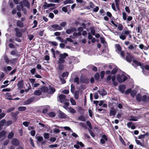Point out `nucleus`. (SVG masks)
Instances as JSON below:
<instances>
[{
	"instance_id": "obj_29",
	"label": "nucleus",
	"mask_w": 149,
	"mask_h": 149,
	"mask_svg": "<svg viewBox=\"0 0 149 149\" xmlns=\"http://www.w3.org/2000/svg\"><path fill=\"white\" fill-rule=\"evenodd\" d=\"M118 69L117 68H113L111 72V75H114L117 72Z\"/></svg>"
},
{
	"instance_id": "obj_6",
	"label": "nucleus",
	"mask_w": 149,
	"mask_h": 149,
	"mask_svg": "<svg viewBox=\"0 0 149 149\" xmlns=\"http://www.w3.org/2000/svg\"><path fill=\"white\" fill-rule=\"evenodd\" d=\"M55 5H56L54 3L48 4L47 2H45L42 7L43 8L45 9L49 7L55 6Z\"/></svg>"
},
{
	"instance_id": "obj_47",
	"label": "nucleus",
	"mask_w": 149,
	"mask_h": 149,
	"mask_svg": "<svg viewBox=\"0 0 149 149\" xmlns=\"http://www.w3.org/2000/svg\"><path fill=\"white\" fill-rule=\"evenodd\" d=\"M44 137L45 139H48L49 137V134L48 133H45L44 134Z\"/></svg>"
},
{
	"instance_id": "obj_8",
	"label": "nucleus",
	"mask_w": 149,
	"mask_h": 149,
	"mask_svg": "<svg viewBox=\"0 0 149 149\" xmlns=\"http://www.w3.org/2000/svg\"><path fill=\"white\" fill-rule=\"evenodd\" d=\"M11 142L13 145L15 146H17L19 144V141L17 139L15 138H13L12 139Z\"/></svg>"
},
{
	"instance_id": "obj_44",
	"label": "nucleus",
	"mask_w": 149,
	"mask_h": 149,
	"mask_svg": "<svg viewBox=\"0 0 149 149\" xmlns=\"http://www.w3.org/2000/svg\"><path fill=\"white\" fill-rule=\"evenodd\" d=\"M48 43L55 46H56L58 45L57 43L55 41L52 42L51 41H49L48 42Z\"/></svg>"
},
{
	"instance_id": "obj_1",
	"label": "nucleus",
	"mask_w": 149,
	"mask_h": 149,
	"mask_svg": "<svg viewBox=\"0 0 149 149\" xmlns=\"http://www.w3.org/2000/svg\"><path fill=\"white\" fill-rule=\"evenodd\" d=\"M68 54L64 53L63 54H59V58L57 61L58 65V69L60 70H62L64 68V65L63 63L65 62V59L68 56Z\"/></svg>"
},
{
	"instance_id": "obj_23",
	"label": "nucleus",
	"mask_w": 149,
	"mask_h": 149,
	"mask_svg": "<svg viewBox=\"0 0 149 149\" xmlns=\"http://www.w3.org/2000/svg\"><path fill=\"white\" fill-rule=\"evenodd\" d=\"M111 79L112 81V83L114 86H116L118 84V83L116 81H115V80L116 79L115 76H113L111 77Z\"/></svg>"
},
{
	"instance_id": "obj_15",
	"label": "nucleus",
	"mask_w": 149,
	"mask_h": 149,
	"mask_svg": "<svg viewBox=\"0 0 149 149\" xmlns=\"http://www.w3.org/2000/svg\"><path fill=\"white\" fill-rule=\"evenodd\" d=\"M49 89H48V93L49 94H53L56 91L54 88L52 87L51 86H49Z\"/></svg>"
},
{
	"instance_id": "obj_51",
	"label": "nucleus",
	"mask_w": 149,
	"mask_h": 149,
	"mask_svg": "<svg viewBox=\"0 0 149 149\" xmlns=\"http://www.w3.org/2000/svg\"><path fill=\"white\" fill-rule=\"evenodd\" d=\"M6 123V120L5 119H3L0 121V125L3 126Z\"/></svg>"
},
{
	"instance_id": "obj_30",
	"label": "nucleus",
	"mask_w": 149,
	"mask_h": 149,
	"mask_svg": "<svg viewBox=\"0 0 149 149\" xmlns=\"http://www.w3.org/2000/svg\"><path fill=\"white\" fill-rule=\"evenodd\" d=\"M19 113L18 111H16L15 112H12L11 113V115L13 117H17V115Z\"/></svg>"
},
{
	"instance_id": "obj_64",
	"label": "nucleus",
	"mask_w": 149,
	"mask_h": 149,
	"mask_svg": "<svg viewBox=\"0 0 149 149\" xmlns=\"http://www.w3.org/2000/svg\"><path fill=\"white\" fill-rule=\"evenodd\" d=\"M143 68L145 69L146 70H148L149 71V65H144L143 64Z\"/></svg>"
},
{
	"instance_id": "obj_60",
	"label": "nucleus",
	"mask_w": 149,
	"mask_h": 149,
	"mask_svg": "<svg viewBox=\"0 0 149 149\" xmlns=\"http://www.w3.org/2000/svg\"><path fill=\"white\" fill-rule=\"evenodd\" d=\"M118 29L119 31L122 30L123 29V26L122 24H119L118 25Z\"/></svg>"
},
{
	"instance_id": "obj_19",
	"label": "nucleus",
	"mask_w": 149,
	"mask_h": 149,
	"mask_svg": "<svg viewBox=\"0 0 149 149\" xmlns=\"http://www.w3.org/2000/svg\"><path fill=\"white\" fill-rule=\"evenodd\" d=\"M16 25L17 26L20 28H22L24 26V24L23 22L19 20H18L17 21Z\"/></svg>"
},
{
	"instance_id": "obj_46",
	"label": "nucleus",
	"mask_w": 149,
	"mask_h": 149,
	"mask_svg": "<svg viewBox=\"0 0 149 149\" xmlns=\"http://www.w3.org/2000/svg\"><path fill=\"white\" fill-rule=\"evenodd\" d=\"M4 60L6 63L8 64L9 63L10 60H9L8 57L6 55H5L4 56Z\"/></svg>"
},
{
	"instance_id": "obj_26",
	"label": "nucleus",
	"mask_w": 149,
	"mask_h": 149,
	"mask_svg": "<svg viewBox=\"0 0 149 149\" xmlns=\"http://www.w3.org/2000/svg\"><path fill=\"white\" fill-rule=\"evenodd\" d=\"M23 2L24 5L25 6L27 7L28 8H30V3L27 0H23Z\"/></svg>"
},
{
	"instance_id": "obj_41",
	"label": "nucleus",
	"mask_w": 149,
	"mask_h": 149,
	"mask_svg": "<svg viewBox=\"0 0 149 149\" xmlns=\"http://www.w3.org/2000/svg\"><path fill=\"white\" fill-rule=\"evenodd\" d=\"M75 88L73 84H71V91L72 93H74Z\"/></svg>"
},
{
	"instance_id": "obj_58",
	"label": "nucleus",
	"mask_w": 149,
	"mask_h": 149,
	"mask_svg": "<svg viewBox=\"0 0 149 149\" xmlns=\"http://www.w3.org/2000/svg\"><path fill=\"white\" fill-rule=\"evenodd\" d=\"M123 14V18L124 20H125L127 19V15L126 13L125 12H123L122 13Z\"/></svg>"
},
{
	"instance_id": "obj_11",
	"label": "nucleus",
	"mask_w": 149,
	"mask_h": 149,
	"mask_svg": "<svg viewBox=\"0 0 149 149\" xmlns=\"http://www.w3.org/2000/svg\"><path fill=\"white\" fill-rule=\"evenodd\" d=\"M76 28L73 27H72L69 29H68L66 31V32L68 34H70L73 32L77 31Z\"/></svg>"
},
{
	"instance_id": "obj_27",
	"label": "nucleus",
	"mask_w": 149,
	"mask_h": 149,
	"mask_svg": "<svg viewBox=\"0 0 149 149\" xmlns=\"http://www.w3.org/2000/svg\"><path fill=\"white\" fill-rule=\"evenodd\" d=\"M10 54L13 56H18V52L16 50L12 51L10 53Z\"/></svg>"
},
{
	"instance_id": "obj_59",
	"label": "nucleus",
	"mask_w": 149,
	"mask_h": 149,
	"mask_svg": "<svg viewBox=\"0 0 149 149\" xmlns=\"http://www.w3.org/2000/svg\"><path fill=\"white\" fill-rule=\"evenodd\" d=\"M69 110L70 112L72 113H75L76 112L75 110L74 109L71 107H70L69 108Z\"/></svg>"
},
{
	"instance_id": "obj_16",
	"label": "nucleus",
	"mask_w": 149,
	"mask_h": 149,
	"mask_svg": "<svg viewBox=\"0 0 149 149\" xmlns=\"http://www.w3.org/2000/svg\"><path fill=\"white\" fill-rule=\"evenodd\" d=\"M58 116L61 118H66V114L61 111H58Z\"/></svg>"
},
{
	"instance_id": "obj_25",
	"label": "nucleus",
	"mask_w": 149,
	"mask_h": 149,
	"mask_svg": "<svg viewBox=\"0 0 149 149\" xmlns=\"http://www.w3.org/2000/svg\"><path fill=\"white\" fill-rule=\"evenodd\" d=\"M42 94V92L40 90H36L33 93L34 95L36 96H39Z\"/></svg>"
},
{
	"instance_id": "obj_37",
	"label": "nucleus",
	"mask_w": 149,
	"mask_h": 149,
	"mask_svg": "<svg viewBox=\"0 0 149 149\" xmlns=\"http://www.w3.org/2000/svg\"><path fill=\"white\" fill-rule=\"evenodd\" d=\"M78 119L80 121L84 122L86 121V119L84 116L83 115H81L79 117Z\"/></svg>"
},
{
	"instance_id": "obj_18",
	"label": "nucleus",
	"mask_w": 149,
	"mask_h": 149,
	"mask_svg": "<svg viewBox=\"0 0 149 149\" xmlns=\"http://www.w3.org/2000/svg\"><path fill=\"white\" fill-rule=\"evenodd\" d=\"M52 28L55 29V30H62V28L59 26L57 24H55L52 25L51 26Z\"/></svg>"
},
{
	"instance_id": "obj_31",
	"label": "nucleus",
	"mask_w": 149,
	"mask_h": 149,
	"mask_svg": "<svg viewBox=\"0 0 149 149\" xmlns=\"http://www.w3.org/2000/svg\"><path fill=\"white\" fill-rule=\"evenodd\" d=\"M74 2L71 0H65L63 2V3L64 5H66L67 4L72 3Z\"/></svg>"
},
{
	"instance_id": "obj_39",
	"label": "nucleus",
	"mask_w": 149,
	"mask_h": 149,
	"mask_svg": "<svg viewBox=\"0 0 149 149\" xmlns=\"http://www.w3.org/2000/svg\"><path fill=\"white\" fill-rule=\"evenodd\" d=\"M142 32V31L141 30V26L140 25H138L137 27V32L138 33H140L141 34Z\"/></svg>"
},
{
	"instance_id": "obj_35",
	"label": "nucleus",
	"mask_w": 149,
	"mask_h": 149,
	"mask_svg": "<svg viewBox=\"0 0 149 149\" xmlns=\"http://www.w3.org/2000/svg\"><path fill=\"white\" fill-rule=\"evenodd\" d=\"M74 82L76 83L77 84L80 83L79 78L78 77H76L74 80Z\"/></svg>"
},
{
	"instance_id": "obj_63",
	"label": "nucleus",
	"mask_w": 149,
	"mask_h": 149,
	"mask_svg": "<svg viewBox=\"0 0 149 149\" xmlns=\"http://www.w3.org/2000/svg\"><path fill=\"white\" fill-rule=\"evenodd\" d=\"M67 25V23L66 22H62L60 24V26L61 27H64L65 26Z\"/></svg>"
},
{
	"instance_id": "obj_21",
	"label": "nucleus",
	"mask_w": 149,
	"mask_h": 149,
	"mask_svg": "<svg viewBox=\"0 0 149 149\" xmlns=\"http://www.w3.org/2000/svg\"><path fill=\"white\" fill-rule=\"evenodd\" d=\"M41 91L44 93H47L48 92V88L45 86H43L41 88Z\"/></svg>"
},
{
	"instance_id": "obj_49",
	"label": "nucleus",
	"mask_w": 149,
	"mask_h": 149,
	"mask_svg": "<svg viewBox=\"0 0 149 149\" xmlns=\"http://www.w3.org/2000/svg\"><path fill=\"white\" fill-rule=\"evenodd\" d=\"M129 120L131 121H136L137 120V118L135 116L131 117V118L129 119Z\"/></svg>"
},
{
	"instance_id": "obj_62",
	"label": "nucleus",
	"mask_w": 149,
	"mask_h": 149,
	"mask_svg": "<svg viewBox=\"0 0 149 149\" xmlns=\"http://www.w3.org/2000/svg\"><path fill=\"white\" fill-rule=\"evenodd\" d=\"M79 124L81 126L85 129H86L87 128L86 125L85 123L81 122Z\"/></svg>"
},
{
	"instance_id": "obj_56",
	"label": "nucleus",
	"mask_w": 149,
	"mask_h": 149,
	"mask_svg": "<svg viewBox=\"0 0 149 149\" xmlns=\"http://www.w3.org/2000/svg\"><path fill=\"white\" fill-rule=\"evenodd\" d=\"M12 121L11 120H8L5 123V125L6 126H8L12 124Z\"/></svg>"
},
{
	"instance_id": "obj_9",
	"label": "nucleus",
	"mask_w": 149,
	"mask_h": 149,
	"mask_svg": "<svg viewBox=\"0 0 149 149\" xmlns=\"http://www.w3.org/2000/svg\"><path fill=\"white\" fill-rule=\"evenodd\" d=\"M108 140L107 136L105 135H102V138L100 140V142L101 143L104 144L105 143V141H107Z\"/></svg>"
},
{
	"instance_id": "obj_4",
	"label": "nucleus",
	"mask_w": 149,
	"mask_h": 149,
	"mask_svg": "<svg viewBox=\"0 0 149 149\" xmlns=\"http://www.w3.org/2000/svg\"><path fill=\"white\" fill-rule=\"evenodd\" d=\"M132 61V64L134 67L140 66L141 67V66H143V64H142L140 62L138 61H137L135 60L134 58Z\"/></svg>"
},
{
	"instance_id": "obj_61",
	"label": "nucleus",
	"mask_w": 149,
	"mask_h": 149,
	"mask_svg": "<svg viewBox=\"0 0 149 149\" xmlns=\"http://www.w3.org/2000/svg\"><path fill=\"white\" fill-rule=\"evenodd\" d=\"M70 102L71 103H72V104L73 105H75L76 104V102L74 100V99H73L72 98H71L70 99Z\"/></svg>"
},
{
	"instance_id": "obj_5",
	"label": "nucleus",
	"mask_w": 149,
	"mask_h": 149,
	"mask_svg": "<svg viewBox=\"0 0 149 149\" xmlns=\"http://www.w3.org/2000/svg\"><path fill=\"white\" fill-rule=\"evenodd\" d=\"M34 97H31L25 100L24 102V105H28L30 104L34 101Z\"/></svg>"
},
{
	"instance_id": "obj_54",
	"label": "nucleus",
	"mask_w": 149,
	"mask_h": 149,
	"mask_svg": "<svg viewBox=\"0 0 149 149\" xmlns=\"http://www.w3.org/2000/svg\"><path fill=\"white\" fill-rule=\"evenodd\" d=\"M86 124L90 129H92V126L90 121H87L86 122Z\"/></svg>"
},
{
	"instance_id": "obj_55",
	"label": "nucleus",
	"mask_w": 149,
	"mask_h": 149,
	"mask_svg": "<svg viewBox=\"0 0 149 149\" xmlns=\"http://www.w3.org/2000/svg\"><path fill=\"white\" fill-rule=\"evenodd\" d=\"M105 72L104 71H101L100 72V76L102 79H103L104 77Z\"/></svg>"
},
{
	"instance_id": "obj_34",
	"label": "nucleus",
	"mask_w": 149,
	"mask_h": 149,
	"mask_svg": "<svg viewBox=\"0 0 149 149\" xmlns=\"http://www.w3.org/2000/svg\"><path fill=\"white\" fill-rule=\"evenodd\" d=\"M26 109V108L25 107L20 106L18 108V109L20 111H25Z\"/></svg>"
},
{
	"instance_id": "obj_20",
	"label": "nucleus",
	"mask_w": 149,
	"mask_h": 149,
	"mask_svg": "<svg viewBox=\"0 0 149 149\" xmlns=\"http://www.w3.org/2000/svg\"><path fill=\"white\" fill-rule=\"evenodd\" d=\"M97 92L100 95L103 96L107 94V93L106 90L104 89H102L101 91H98Z\"/></svg>"
},
{
	"instance_id": "obj_7",
	"label": "nucleus",
	"mask_w": 149,
	"mask_h": 149,
	"mask_svg": "<svg viewBox=\"0 0 149 149\" xmlns=\"http://www.w3.org/2000/svg\"><path fill=\"white\" fill-rule=\"evenodd\" d=\"M15 31L16 32L15 36H16L19 38L22 37V33L21 32L19 31V29L17 28H15Z\"/></svg>"
},
{
	"instance_id": "obj_43",
	"label": "nucleus",
	"mask_w": 149,
	"mask_h": 149,
	"mask_svg": "<svg viewBox=\"0 0 149 149\" xmlns=\"http://www.w3.org/2000/svg\"><path fill=\"white\" fill-rule=\"evenodd\" d=\"M116 49L119 52L122 51V48L119 44H117L116 46Z\"/></svg>"
},
{
	"instance_id": "obj_14",
	"label": "nucleus",
	"mask_w": 149,
	"mask_h": 149,
	"mask_svg": "<svg viewBox=\"0 0 149 149\" xmlns=\"http://www.w3.org/2000/svg\"><path fill=\"white\" fill-rule=\"evenodd\" d=\"M81 82L86 84H88L89 82V80L88 78L81 77L80 79Z\"/></svg>"
},
{
	"instance_id": "obj_33",
	"label": "nucleus",
	"mask_w": 149,
	"mask_h": 149,
	"mask_svg": "<svg viewBox=\"0 0 149 149\" xmlns=\"http://www.w3.org/2000/svg\"><path fill=\"white\" fill-rule=\"evenodd\" d=\"M6 133V131L4 130H2L0 132V138L4 136L5 135Z\"/></svg>"
},
{
	"instance_id": "obj_48",
	"label": "nucleus",
	"mask_w": 149,
	"mask_h": 149,
	"mask_svg": "<svg viewBox=\"0 0 149 149\" xmlns=\"http://www.w3.org/2000/svg\"><path fill=\"white\" fill-rule=\"evenodd\" d=\"M94 77L96 80H98L100 79V75L98 73L95 74Z\"/></svg>"
},
{
	"instance_id": "obj_24",
	"label": "nucleus",
	"mask_w": 149,
	"mask_h": 149,
	"mask_svg": "<svg viewBox=\"0 0 149 149\" xmlns=\"http://www.w3.org/2000/svg\"><path fill=\"white\" fill-rule=\"evenodd\" d=\"M136 99L138 102H140L141 100L142 97L141 95L139 93H138L136 96Z\"/></svg>"
},
{
	"instance_id": "obj_2",
	"label": "nucleus",
	"mask_w": 149,
	"mask_h": 149,
	"mask_svg": "<svg viewBox=\"0 0 149 149\" xmlns=\"http://www.w3.org/2000/svg\"><path fill=\"white\" fill-rule=\"evenodd\" d=\"M127 79V77L124 74L121 75L118 74L117 75V79L118 81L120 83H122L126 81Z\"/></svg>"
},
{
	"instance_id": "obj_40",
	"label": "nucleus",
	"mask_w": 149,
	"mask_h": 149,
	"mask_svg": "<svg viewBox=\"0 0 149 149\" xmlns=\"http://www.w3.org/2000/svg\"><path fill=\"white\" fill-rule=\"evenodd\" d=\"M14 136V133L13 132H11L9 133L8 135V138L9 139H12Z\"/></svg>"
},
{
	"instance_id": "obj_28",
	"label": "nucleus",
	"mask_w": 149,
	"mask_h": 149,
	"mask_svg": "<svg viewBox=\"0 0 149 149\" xmlns=\"http://www.w3.org/2000/svg\"><path fill=\"white\" fill-rule=\"evenodd\" d=\"M91 30V34L93 36H94L95 33V27L92 26L90 28Z\"/></svg>"
},
{
	"instance_id": "obj_50",
	"label": "nucleus",
	"mask_w": 149,
	"mask_h": 149,
	"mask_svg": "<svg viewBox=\"0 0 149 149\" xmlns=\"http://www.w3.org/2000/svg\"><path fill=\"white\" fill-rule=\"evenodd\" d=\"M69 74V73L68 72H63L62 74V77L64 78L65 77L68 76Z\"/></svg>"
},
{
	"instance_id": "obj_17",
	"label": "nucleus",
	"mask_w": 149,
	"mask_h": 149,
	"mask_svg": "<svg viewBox=\"0 0 149 149\" xmlns=\"http://www.w3.org/2000/svg\"><path fill=\"white\" fill-rule=\"evenodd\" d=\"M141 101L144 102H149V96L147 97L146 95H143L142 97Z\"/></svg>"
},
{
	"instance_id": "obj_57",
	"label": "nucleus",
	"mask_w": 149,
	"mask_h": 149,
	"mask_svg": "<svg viewBox=\"0 0 149 149\" xmlns=\"http://www.w3.org/2000/svg\"><path fill=\"white\" fill-rule=\"evenodd\" d=\"M119 139L120 140V141L123 144V145L124 146H126V143H125L124 140H123V139L121 137V136H120V137H119Z\"/></svg>"
},
{
	"instance_id": "obj_32",
	"label": "nucleus",
	"mask_w": 149,
	"mask_h": 149,
	"mask_svg": "<svg viewBox=\"0 0 149 149\" xmlns=\"http://www.w3.org/2000/svg\"><path fill=\"white\" fill-rule=\"evenodd\" d=\"M49 116L51 117H54L56 116V113L55 112H51L47 113Z\"/></svg>"
},
{
	"instance_id": "obj_52",
	"label": "nucleus",
	"mask_w": 149,
	"mask_h": 149,
	"mask_svg": "<svg viewBox=\"0 0 149 149\" xmlns=\"http://www.w3.org/2000/svg\"><path fill=\"white\" fill-rule=\"evenodd\" d=\"M69 105V103L68 102H66L64 103V105L63 106V107L65 109H67L68 108V106Z\"/></svg>"
},
{
	"instance_id": "obj_22",
	"label": "nucleus",
	"mask_w": 149,
	"mask_h": 149,
	"mask_svg": "<svg viewBox=\"0 0 149 149\" xmlns=\"http://www.w3.org/2000/svg\"><path fill=\"white\" fill-rule=\"evenodd\" d=\"M125 87V85L123 84L120 85L119 86L120 91L122 93H123L124 91Z\"/></svg>"
},
{
	"instance_id": "obj_42",
	"label": "nucleus",
	"mask_w": 149,
	"mask_h": 149,
	"mask_svg": "<svg viewBox=\"0 0 149 149\" xmlns=\"http://www.w3.org/2000/svg\"><path fill=\"white\" fill-rule=\"evenodd\" d=\"M17 61V59L16 58H12L11 60H10V64H14Z\"/></svg>"
},
{
	"instance_id": "obj_45",
	"label": "nucleus",
	"mask_w": 149,
	"mask_h": 149,
	"mask_svg": "<svg viewBox=\"0 0 149 149\" xmlns=\"http://www.w3.org/2000/svg\"><path fill=\"white\" fill-rule=\"evenodd\" d=\"M127 23L128 24V26H130L131 28H132L134 26V21H132L130 22V24H129V22H127Z\"/></svg>"
},
{
	"instance_id": "obj_3",
	"label": "nucleus",
	"mask_w": 149,
	"mask_h": 149,
	"mask_svg": "<svg viewBox=\"0 0 149 149\" xmlns=\"http://www.w3.org/2000/svg\"><path fill=\"white\" fill-rule=\"evenodd\" d=\"M134 58V56L130 53L127 52L126 53L125 57L124 59L128 62L130 63Z\"/></svg>"
},
{
	"instance_id": "obj_13",
	"label": "nucleus",
	"mask_w": 149,
	"mask_h": 149,
	"mask_svg": "<svg viewBox=\"0 0 149 149\" xmlns=\"http://www.w3.org/2000/svg\"><path fill=\"white\" fill-rule=\"evenodd\" d=\"M111 110L110 111L109 116H111L115 115L117 113V111L113 107L111 108Z\"/></svg>"
},
{
	"instance_id": "obj_12",
	"label": "nucleus",
	"mask_w": 149,
	"mask_h": 149,
	"mask_svg": "<svg viewBox=\"0 0 149 149\" xmlns=\"http://www.w3.org/2000/svg\"><path fill=\"white\" fill-rule=\"evenodd\" d=\"M24 84L23 83V80H21L19 81L18 82V83L17 84V86L18 87V88L19 89L22 88Z\"/></svg>"
},
{
	"instance_id": "obj_53",
	"label": "nucleus",
	"mask_w": 149,
	"mask_h": 149,
	"mask_svg": "<svg viewBox=\"0 0 149 149\" xmlns=\"http://www.w3.org/2000/svg\"><path fill=\"white\" fill-rule=\"evenodd\" d=\"M37 141L39 142H41L43 140V138L42 136H38L36 137Z\"/></svg>"
},
{
	"instance_id": "obj_38",
	"label": "nucleus",
	"mask_w": 149,
	"mask_h": 149,
	"mask_svg": "<svg viewBox=\"0 0 149 149\" xmlns=\"http://www.w3.org/2000/svg\"><path fill=\"white\" fill-rule=\"evenodd\" d=\"M70 6V5H67L66 6L63 7L62 8V10L65 13H66L68 11V10L67 7H69Z\"/></svg>"
},
{
	"instance_id": "obj_36",
	"label": "nucleus",
	"mask_w": 149,
	"mask_h": 149,
	"mask_svg": "<svg viewBox=\"0 0 149 149\" xmlns=\"http://www.w3.org/2000/svg\"><path fill=\"white\" fill-rule=\"evenodd\" d=\"M75 98L77 100L79 98V92L78 91H76L74 93Z\"/></svg>"
},
{
	"instance_id": "obj_10",
	"label": "nucleus",
	"mask_w": 149,
	"mask_h": 149,
	"mask_svg": "<svg viewBox=\"0 0 149 149\" xmlns=\"http://www.w3.org/2000/svg\"><path fill=\"white\" fill-rule=\"evenodd\" d=\"M66 97V95L64 94H60L58 96V98L61 103L63 102Z\"/></svg>"
}]
</instances>
